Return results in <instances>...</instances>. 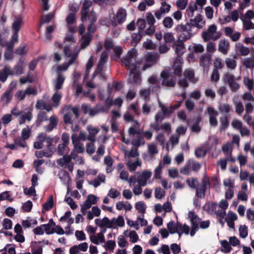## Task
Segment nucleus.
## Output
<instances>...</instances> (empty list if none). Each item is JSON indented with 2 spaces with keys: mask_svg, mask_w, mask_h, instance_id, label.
Instances as JSON below:
<instances>
[{
  "mask_svg": "<svg viewBox=\"0 0 254 254\" xmlns=\"http://www.w3.org/2000/svg\"><path fill=\"white\" fill-rule=\"evenodd\" d=\"M137 51L135 49L132 48L129 50L127 55L123 58L122 62L127 69L129 70L130 77L131 80L136 84H140L141 82V77L138 71L139 66V62L136 59Z\"/></svg>",
  "mask_w": 254,
  "mask_h": 254,
  "instance_id": "obj_1",
  "label": "nucleus"
},
{
  "mask_svg": "<svg viewBox=\"0 0 254 254\" xmlns=\"http://www.w3.org/2000/svg\"><path fill=\"white\" fill-rule=\"evenodd\" d=\"M175 30L179 34V39L181 41H186L192 36L191 27L189 23L179 24Z\"/></svg>",
  "mask_w": 254,
  "mask_h": 254,
  "instance_id": "obj_2",
  "label": "nucleus"
},
{
  "mask_svg": "<svg viewBox=\"0 0 254 254\" xmlns=\"http://www.w3.org/2000/svg\"><path fill=\"white\" fill-rule=\"evenodd\" d=\"M201 35L204 41L208 42L218 40L221 37V33L217 31L216 25L211 24L206 30L202 32Z\"/></svg>",
  "mask_w": 254,
  "mask_h": 254,
  "instance_id": "obj_3",
  "label": "nucleus"
},
{
  "mask_svg": "<svg viewBox=\"0 0 254 254\" xmlns=\"http://www.w3.org/2000/svg\"><path fill=\"white\" fill-rule=\"evenodd\" d=\"M81 108L84 114H88L91 117L97 115L101 112H105L107 111L105 107L101 104H97L94 108H91L89 104H83L81 106Z\"/></svg>",
  "mask_w": 254,
  "mask_h": 254,
  "instance_id": "obj_4",
  "label": "nucleus"
},
{
  "mask_svg": "<svg viewBox=\"0 0 254 254\" xmlns=\"http://www.w3.org/2000/svg\"><path fill=\"white\" fill-rule=\"evenodd\" d=\"M158 104L159 107L161 108V111L156 114L155 120L157 122H161L173 112V109L172 107H166L160 101Z\"/></svg>",
  "mask_w": 254,
  "mask_h": 254,
  "instance_id": "obj_5",
  "label": "nucleus"
},
{
  "mask_svg": "<svg viewBox=\"0 0 254 254\" xmlns=\"http://www.w3.org/2000/svg\"><path fill=\"white\" fill-rule=\"evenodd\" d=\"M200 164L193 159H190L186 164L180 170V173L188 175L191 171L197 172L200 168Z\"/></svg>",
  "mask_w": 254,
  "mask_h": 254,
  "instance_id": "obj_6",
  "label": "nucleus"
},
{
  "mask_svg": "<svg viewBox=\"0 0 254 254\" xmlns=\"http://www.w3.org/2000/svg\"><path fill=\"white\" fill-rule=\"evenodd\" d=\"M72 158L75 159L73 153L71 152L70 155H64L63 158L57 160V163L61 167L67 168L70 172L73 170L74 164L71 162Z\"/></svg>",
  "mask_w": 254,
  "mask_h": 254,
  "instance_id": "obj_7",
  "label": "nucleus"
},
{
  "mask_svg": "<svg viewBox=\"0 0 254 254\" xmlns=\"http://www.w3.org/2000/svg\"><path fill=\"white\" fill-rule=\"evenodd\" d=\"M108 60V54L106 51H104L100 57V60L98 62L97 67L92 75V78L98 74L104 77V66L105 63Z\"/></svg>",
  "mask_w": 254,
  "mask_h": 254,
  "instance_id": "obj_8",
  "label": "nucleus"
},
{
  "mask_svg": "<svg viewBox=\"0 0 254 254\" xmlns=\"http://www.w3.org/2000/svg\"><path fill=\"white\" fill-rule=\"evenodd\" d=\"M162 78V84L167 87H173L176 84L175 79L169 70H165L161 73Z\"/></svg>",
  "mask_w": 254,
  "mask_h": 254,
  "instance_id": "obj_9",
  "label": "nucleus"
},
{
  "mask_svg": "<svg viewBox=\"0 0 254 254\" xmlns=\"http://www.w3.org/2000/svg\"><path fill=\"white\" fill-rule=\"evenodd\" d=\"M159 54L155 52L147 53L145 56V64L142 67V70H145L148 68L155 64L159 58Z\"/></svg>",
  "mask_w": 254,
  "mask_h": 254,
  "instance_id": "obj_10",
  "label": "nucleus"
},
{
  "mask_svg": "<svg viewBox=\"0 0 254 254\" xmlns=\"http://www.w3.org/2000/svg\"><path fill=\"white\" fill-rule=\"evenodd\" d=\"M224 79L227 82L233 92H236L240 88L239 84L236 82L237 78L230 73H227L224 75Z\"/></svg>",
  "mask_w": 254,
  "mask_h": 254,
  "instance_id": "obj_11",
  "label": "nucleus"
},
{
  "mask_svg": "<svg viewBox=\"0 0 254 254\" xmlns=\"http://www.w3.org/2000/svg\"><path fill=\"white\" fill-rule=\"evenodd\" d=\"M152 172L150 170H144L137 177V183L141 186H145L147 181L151 177Z\"/></svg>",
  "mask_w": 254,
  "mask_h": 254,
  "instance_id": "obj_12",
  "label": "nucleus"
},
{
  "mask_svg": "<svg viewBox=\"0 0 254 254\" xmlns=\"http://www.w3.org/2000/svg\"><path fill=\"white\" fill-rule=\"evenodd\" d=\"M189 23L191 27H194L198 29H201L204 26L205 21L203 20L202 16L200 14H198L194 18H191Z\"/></svg>",
  "mask_w": 254,
  "mask_h": 254,
  "instance_id": "obj_13",
  "label": "nucleus"
},
{
  "mask_svg": "<svg viewBox=\"0 0 254 254\" xmlns=\"http://www.w3.org/2000/svg\"><path fill=\"white\" fill-rule=\"evenodd\" d=\"M125 225V220L124 217L119 215L117 218H113L110 219V225L109 229H116L118 227H123Z\"/></svg>",
  "mask_w": 254,
  "mask_h": 254,
  "instance_id": "obj_14",
  "label": "nucleus"
},
{
  "mask_svg": "<svg viewBox=\"0 0 254 254\" xmlns=\"http://www.w3.org/2000/svg\"><path fill=\"white\" fill-rule=\"evenodd\" d=\"M207 112L209 115V123L211 126L215 127L218 124L216 117L218 113L213 107H209L207 108Z\"/></svg>",
  "mask_w": 254,
  "mask_h": 254,
  "instance_id": "obj_15",
  "label": "nucleus"
},
{
  "mask_svg": "<svg viewBox=\"0 0 254 254\" xmlns=\"http://www.w3.org/2000/svg\"><path fill=\"white\" fill-rule=\"evenodd\" d=\"M92 2L90 0H84L82 4L81 9V19L83 22L87 19V17L88 14L89 8L92 5Z\"/></svg>",
  "mask_w": 254,
  "mask_h": 254,
  "instance_id": "obj_16",
  "label": "nucleus"
},
{
  "mask_svg": "<svg viewBox=\"0 0 254 254\" xmlns=\"http://www.w3.org/2000/svg\"><path fill=\"white\" fill-rule=\"evenodd\" d=\"M22 23V19L20 18L16 19L12 25V28L13 33L12 34V39L16 40V37H18V32L20 29L21 25Z\"/></svg>",
  "mask_w": 254,
  "mask_h": 254,
  "instance_id": "obj_17",
  "label": "nucleus"
},
{
  "mask_svg": "<svg viewBox=\"0 0 254 254\" xmlns=\"http://www.w3.org/2000/svg\"><path fill=\"white\" fill-rule=\"evenodd\" d=\"M188 217L190 220L191 227L199 228L198 225L200 222V219L193 211H189Z\"/></svg>",
  "mask_w": 254,
  "mask_h": 254,
  "instance_id": "obj_18",
  "label": "nucleus"
},
{
  "mask_svg": "<svg viewBox=\"0 0 254 254\" xmlns=\"http://www.w3.org/2000/svg\"><path fill=\"white\" fill-rule=\"evenodd\" d=\"M182 61L183 60L181 57H177L174 61L173 68L174 73L177 75H180L182 73Z\"/></svg>",
  "mask_w": 254,
  "mask_h": 254,
  "instance_id": "obj_19",
  "label": "nucleus"
},
{
  "mask_svg": "<svg viewBox=\"0 0 254 254\" xmlns=\"http://www.w3.org/2000/svg\"><path fill=\"white\" fill-rule=\"evenodd\" d=\"M32 110L29 109L26 112H23L22 115L20 116V120L19 124L20 125L25 124L26 121L29 122L32 118Z\"/></svg>",
  "mask_w": 254,
  "mask_h": 254,
  "instance_id": "obj_20",
  "label": "nucleus"
},
{
  "mask_svg": "<svg viewBox=\"0 0 254 254\" xmlns=\"http://www.w3.org/2000/svg\"><path fill=\"white\" fill-rule=\"evenodd\" d=\"M211 56L209 54H204L200 56L199 64L204 70L206 69L210 64Z\"/></svg>",
  "mask_w": 254,
  "mask_h": 254,
  "instance_id": "obj_21",
  "label": "nucleus"
},
{
  "mask_svg": "<svg viewBox=\"0 0 254 254\" xmlns=\"http://www.w3.org/2000/svg\"><path fill=\"white\" fill-rule=\"evenodd\" d=\"M173 48L177 55V57H181L185 51L184 44L182 41H177L173 45Z\"/></svg>",
  "mask_w": 254,
  "mask_h": 254,
  "instance_id": "obj_22",
  "label": "nucleus"
},
{
  "mask_svg": "<svg viewBox=\"0 0 254 254\" xmlns=\"http://www.w3.org/2000/svg\"><path fill=\"white\" fill-rule=\"evenodd\" d=\"M236 52L239 55L245 56L249 54L250 50L248 47H245L242 44L238 43L236 44Z\"/></svg>",
  "mask_w": 254,
  "mask_h": 254,
  "instance_id": "obj_23",
  "label": "nucleus"
},
{
  "mask_svg": "<svg viewBox=\"0 0 254 254\" xmlns=\"http://www.w3.org/2000/svg\"><path fill=\"white\" fill-rule=\"evenodd\" d=\"M184 77L190 82L195 83L198 79L194 77V72L192 69L188 68L185 70L184 72Z\"/></svg>",
  "mask_w": 254,
  "mask_h": 254,
  "instance_id": "obj_24",
  "label": "nucleus"
},
{
  "mask_svg": "<svg viewBox=\"0 0 254 254\" xmlns=\"http://www.w3.org/2000/svg\"><path fill=\"white\" fill-rule=\"evenodd\" d=\"M198 6L196 2L191 1L189 4V6L186 11V14L187 17L190 18L193 17L194 12L197 9Z\"/></svg>",
  "mask_w": 254,
  "mask_h": 254,
  "instance_id": "obj_25",
  "label": "nucleus"
},
{
  "mask_svg": "<svg viewBox=\"0 0 254 254\" xmlns=\"http://www.w3.org/2000/svg\"><path fill=\"white\" fill-rule=\"evenodd\" d=\"M116 19L119 24L124 23L127 18V12L124 8H120L116 13Z\"/></svg>",
  "mask_w": 254,
  "mask_h": 254,
  "instance_id": "obj_26",
  "label": "nucleus"
},
{
  "mask_svg": "<svg viewBox=\"0 0 254 254\" xmlns=\"http://www.w3.org/2000/svg\"><path fill=\"white\" fill-rule=\"evenodd\" d=\"M77 57V54H74L71 58L69 59L67 63H65L62 65H59L57 71L59 72L61 71H65L68 68L69 66L72 64Z\"/></svg>",
  "mask_w": 254,
  "mask_h": 254,
  "instance_id": "obj_27",
  "label": "nucleus"
},
{
  "mask_svg": "<svg viewBox=\"0 0 254 254\" xmlns=\"http://www.w3.org/2000/svg\"><path fill=\"white\" fill-rule=\"evenodd\" d=\"M229 47V42L225 39H222L219 43L218 50L224 55H226L228 53Z\"/></svg>",
  "mask_w": 254,
  "mask_h": 254,
  "instance_id": "obj_28",
  "label": "nucleus"
},
{
  "mask_svg": "<svg viewBox=\"0 0 254 254\" xmlns=\"http://www.w3.org/2000/svg\"><path fill=\"white\" fill-rule=\"evenodd\" d=\"M67 229H68L69 231L66 230L65 231H64V229H63V228H62V227L61 226L57 225L55 226V227L54 228H53L54 233H56L57 234L60 235H64V234H65L66 235H70V234H72L73 233V230H71L70 229L69 226L66 227L65 228V229H66V230Z\"/></svg>",
  "mask_w": 254,
  "mask_h": 254,
  "instance_id": "obj_29",
  "label": "nucleus"
},
{
  "mask_svg": "<svg viewBox=\"0 0 254 254\" xmlns=\"http://www.w3.org/2000/svg\"><path fill=\"white\" fill-rule=\"evenodd\" d=\"M105 182V176L103 174H99L97 179H95L89 182V184L93 186L94 188H97L100 185L101 183H104Z\"/></svg>",
  "mask_w": 254,
  "mask_h": 254,
  "instance_id": "obj_30",
  "label": "nucleus"
},
{
  "mask_svg": "<svg viewBox=\"0 0 254 254\" xmlns=\"http://www.w3.org/2000/svg\"><path fill=\"white\" fill-rule=\"evenodd\" d=\"M95 224L100 228L106 227L109 228L110 225V219L107 217H104L102 219H96Z\"/></svg>",
  "mask_w": 254,
  "mask_h": 254,
  "instance_id": "obj_31",
  "label": "nucleus"
},
{
  "mask_svg": "<svg viewBox=\"0 0 254 254\" xmlns=\"http://www.w3.org/2000/svg\"><path fill=\"white\" fill-rule=\"evenodd\" d=\"M101 213V210L97 206H93L91 210L87 213V218L89 220H92L94 217H98Z\"/></svg>",
  "mask_w": 254,
  "mask_h": 254,
  "instance_id": "obj_32",
  "label": "nucleus"
},
{
  "mask_svg": "<svg viewBox=\"0 0 254 254\" xmlns=\"http://www.w3.org/2000/svg\"><path fill=\"white\" fill-rule=\"evenodd\" d=\"M92 34L89 33L86 34L82 36L80 40L81 47L82 49L85 48L89 45L92 39Z\"/></svg>",
  "mask_w": 254,
  "mask_h": 254,
  "instance_id": "obj_33",
  "label": "nucleus"
},
{
  "mask_svg": "<svg viewBox=\"0 0 254 254\" xmlns=\"http://www.w3.org/2000/svg\"><path fill=\"white\" fill-rule=\"evenodd\" d=\"M49 125L45 127V130L48 132L51 131L56 128L58 125V121L54 116H51L49 119Z\"/></svg>",
  "mask_w": 254,
  "mask_h": 254,
  "instance_id": "obj_34",
  "label": "nucleus"
},
{
  "mask_svg": "<svg viewBox=\"0 0 254 254\" xmlns=\"http://www.w3.org/2000/svg\"><path fill=\"white\" fill-rule=\"evenodd\" d=\"M90 240L92 243L97 245L100 244L104 243L105 242V237L99 235L98 233H97V235L90 236Z\"/></svg>",
  "mask_w": 254,
  "mask_h": 254,
  "instance_id": "obj_35",
  "label": "nucleus"
},
{
  "mask_svg": "<svg viewBox=\"0 0 254 254\" xmlns=\"http://www.w3.org/2000/svg\"><path fill=\"white\" fill-rule=\"evenodd\" d=\"M64 79V77L63 74L61 73L58 74V77L54 82V88L55 90H58L62 88Z\"/></svg>",
  "mask_w": 254,
  "mask_h": 254,
  "instance_id": "obj_36",
  "label": "nucleus"
},
{
  "mask_svg": "<svg viewBox=\"0 0 254 254\" xmlns=\"http://www.w3.org/2000/svg\"><path fill=\"white\" fill-rule=\"evenodd\" d=\"M203 208L209 214H212L215 213L216 209L218 208V205L216 203L209 202L204 205Z\"/></svg>",
  "mask_w": 254,
  "mask_h": 254,
  "instance_id": "obj_37",
  "label": "nucleus"
},
{
  "mask_svg": "<svg viewBox=\"0 0 254 254\" xmlns=\"http://www.w3.org/2000/svg\"><path fill=\"white\" fill-rule=\"evenodd\" d=\"M62 97V94L58 91H56L54 94L51 98L54 107H58L59 106L60 101H61Z\"/></svg>",
  "mask_w": 254,
  "mask_h": 254,
  "instance_id": "obj_38",
  "label": "nucleus"
},
{
  "mask_svg": "<svg viewBox=\"0 0 254 254\" xmlns=\"http://www.w3.org/2000/svg\"><path fill=\"white\" fill-rule=\"evenodd\" d=\"M54 205L53 196L50 195L47 201L43 205V211H47L51 209Z\"/></svg>",
  "mask_w": 254,
  "mask_h": 254,
  "instance_id": "obj_39",
  "label": "nucleus"
},
{
  "mask_svg": "<svg viewBox=\"0 0 254 254\" xmlns=\"http://www.w3.org/2000/svg\"><path fill=\"white\" fill-rule=\"evenodd\" d=\"M69 149L68 145L64 144H60L58 147V152L59 155H63L68 153Z\"/></svg>",
  "mask_w": 254,
  "mask_h": 254,
  "instance_id": "obj_40",
  "label": "nucleus"
},
{
  "mask_svg": "<svg viewBox=\"0 0 254 254\" xmlns=\"http://www.w3.org/2000/svg\"><path fill=\"white\" fill-rule=\"evenodd\" d=\"M207 188L199 185L195 190H196V196L200 198H203L205 196V191Z\"/></svg>",
  "mask_w": 254,
  "mask_h": 254,
  "instance_id": "obj_41",
  "label": "nucleus"
},
{
  "mask_svg": "<svg viewBox=\"0 0 254 254\" xmlns=\"http://www.w3.org/2000/svg\"><path fill=\"white\" fill-rule=\"evenodd\" d=\"M144 36V31H138L137 33H134L132 35V43L136 45L139 42L141 38Z\"/></svg>",
  "mask_w": 254,
  "mask_h": 254,
  "instance_id": "obj_42",
  "label": "nucleus"
},
{
  "mask_svg": "<svg viewBox=\"0 0 254 254\" xmlns=\"http://www.w3.org/2000/svg\"><path fill=\"white\" fill-rule=\"evenodd\" d=\"M141 165V162L139 160H137L135 162L129 161L127 163L128 169L131 172L134 171L136 168L138 166H140Z\"/></svg>",
  "mask_w": 254,
  "mask_h": 254,
  "instance_id": "obj_43",
  "label": "nucleus"
},
{
  "mask_svg": "<svg viewBox=\"0 0 254 254\" xmlns=\"http://www.w3.org/2000/svg\"><path fill=\"white\" fill-rule=\"evenodd\" d=\"M162 24L165 28H171L174 24V21L172 18L170 16L165 17L162 21Z\"/></svg>",
  "mask_w": 254,
  "mask_h": 254,
  "instance_id": "obj_44",
  "label": "nucleus"
},
{
  "mask_svg": "<svg viewBox=\"0 0 254 254\" xmlns=\"http://www.w3.org/2000/svg\"><path fill=\"white\" fill-rule=\"evenodd\" d=\"M225 64L227 67L231 69L234 70L237 66V62L234 59L227 58L225 59Z\"/></svg>",
  "mask_w": 254,
  "mask_h": 254,
  "instance_id": "obj_45",
  "label": "nucleus"
},
{
  "mask_svg": "<svg viewBox=\"0 0 254 254\" xmlns=\"http://www.w3.org/2000/svg\"><path fill=\"white\" fill-rule=\"evenodd\" d=\"M187 185L192 189L195 190L199 186V182L197 179L191 178L186 180Z\"/></svg>",
  "mask_w": 254,
  "mask_h": 254,
  "instance_id": "obj_46",
  "label": "nucleus"
},
{
  "mask_svg": "<svg viewBox=\"0 0 254 254\" xmlns=\"http://www.w3.org/2000/svg\"><path fill=\"white\" fill-rule=\"evenodd\" d=\"M220 130H226L229 126V122L228 120V117L227 116L221 117L220 118Z\"/></svg>",
  "mask_w": 254,
  "mask_h": 254,
  "instance_id": "obj_47",
  "label": "nucleus"
},
{
  "mask_svg": "<svg viewBox=\"0 0 254 254\" xmlns=\"http://www.w3.org/2000/svg\"><path fill=\"white\" fill-rule=\"evenodd\" d=\"M167 228L169 231L170 234H175L176 232H178V221L176 224L174 221H171L167 224Z\"/></svg>",
  "mask_w": 254,
  "mask_h": 254,
  "instance_id": "obj_48",
  "label": "nucleus"
},
{
  "mask_svg": "<svg viewBox=\"0 0 254 254\" xmlns=\"http://www.w3.org/2000/svg\"><path fill=\"white\" fill-rule=\"evenodd\" d=\"M243 64L246 68H254V59L251 57L244 58L243 60Z\"/></svg>",
  "mask_w": 254,
  "mask_h": 254,
  "instance_id": "obj_49",
  "label": "nucleus"
},
{
  "mask_svg": "<svg viewBox=\"0 0 254 254\" xmlns=\"http://www.w3.org/2000/svg\"><path fill=\"white\" fill-rule=\"evenodd\" d=\"M37 224V221L35 219H29L24 220L22 222L23 227L25 228H28L30 227L36 225Z\"/></svg>",
  "mask_w": 254,
  "mask_h": 254,
  "instance_id": "obj_50",
  "label": "nucleus"
},
{
  "mask_svg": "<svg viewBox=\"0 0 254 254\" xmlns=\"http://www.w3.org/2000/svg\"><path fill=\"white\" fill-rule=\"evenodd\" d=\"M135 207L142 215H144V214L145 213L146 206L143 201H140L137 202L135 203Z\"/></svg>",
  "mask_w": 254,
  "mask_h": 254,
  "instance_id": "obj_51",
  "label": "nucleus"
},
{
  "mask_svg": "<svg viewBox=\"0 0 254 254\" xmlns=\"http://www.w3.org/2000/svg\"><path fill=\"white\" fill-rule=\"evenodd\" d=\"M231 110L230 105L227 103L220 104L219 106V110L222 114H228Z\"/></svg>",
  "mask_w": 254,
  "mask_h": 254,
  "instance_id": "obj_52",
  "label": "nucleus"
},
{
  "mask_svg": "<svg viewBox=\"0 0 254 254\" xmlns=\"http://www.w3.org/2000/svg\"><path fill=\"white\" fill-rule=\"evenodd\" d=\"M234 105L235 106V111L237 114L239 115H241L244 112V106L243 103L241 101H234Z\"/></svg>",
  "mask_w": 254,
  "mask_h": 254,
  "instance_id": "obj_53",
  "label": "nucleus"
},
{
  "mask_svg": "<svg viewBox=\"0 0 254 254\" xmlns=\"http://www.w3.org/2000/svg\"><path fill=\"white\" fill-rule=\"evenodd\" d=\"M164 167V165L163 163L160 162L158 166L156 167L154 170V178L156 179H160L161 178V174L162 173V170Z\"/></svg>",
  "mask_w": 254,
  "mask_h": 254,
  "instance_id": "obj_54",
  "label": "nucleus"
},
{
  "mask_svg": "<svg viewBox=\"0 0 254 254\" xmlns=\"http://www.w3.org/2000/svg\"><path fill=\"white\" fill-rule=\"evenodd\" d=\"M239 232L241 238L244 239L248 236V228L246 225H241L239 229Z\"/></svg>",
  "mask_w": 254,
  "mask_h": 254,
  "instance_id": "obj_55",
  "label": "nucleus"
},
{
  "mask_svg": "<svg viewBox=\"0 0 254 254\" xmlns=\"http://www.w3.org/2000/svg\"><path fill=\"white\" fill-rule=\"evenodd\" d=\"M145 141L142 136H139L136 138H134L132 140V144L136 147H139L141 145H144Z\"/></svg>",
  "mask_w": 254,
  "mask_h": 254,
  "instance_id": "obj_56",
  "label": "nucleus"
},
{
  "mask_svg": "<svg viewBox=\"0 0 254 254\" xmlns=\"http://www.w3.org/2000/svg\"><path fill=\"white\" fill-rule=\"evenodd\" d=\"M207 150L203 147L197 148L195 151V155L197 158H202L205 156Z\"/></svg>",
  "mask_w": 254,
  "mask_h": 254,
  "instance_id": "obj_57",
  "label": "nucleus"
},
{
  "mask_svg": "<svg viewBox=\"0 0 254 254\" xmlns=\"http://www.w3.org/2000/svg\"><path fill=\"white\" fill-rule=\"evenodd\" d=\"M178 227L179 228L178 230L186 235H189L190 228L188 225L185 224L183 225L180 222L178 221Z\"/></svg>",
  "mask_w": 254,
  "mask_h": 254,
  "instance_id": "obj_58",
  "label": "nucleus"
},
{
  "mask_svg": "<svg viewBox=\"0 0 254 254\" xmlns=\"http://www.w3.org/2000/svg\"><path fill=\"white\" fill-rule=\"evenodd\" d=\"M118 245L121 248H124L127 246L128 243L124 236L120 235L118 238Z\"/></svg>",
  "mask_w": 254,
  "mask_h": 254,
  "instance_id": "obj_59",
  "label": "nucleus"
},
{
  "mask_svg": "<svg viewBox=\"0 0 254 254\" xmlns=\"http://www.w3.org/2000/svg\"><path fill=\"white\" fill-rule=\"evenodd\" d=\"M148 150L149 153L153 156L158 153V150L157 148V144L154 143H151L148 144Z\"/></svg>",
  "mask_w": 254,
  "mask_h": 254,
  "instance_id": "obj_60",
  "label": "nucleus"
},
{
  "mask_svg": "<svg viewBox=\"0 0 254 254\" xmlns=\"http://www.w3.org/2000/svg\"><path fill=\"white\" fill-rule=\"evenodd\" d=\"M31 135V128L27 126L26 127L22 129L21 131V136L24 139H28Z\"/></svg>",
  "mask_w": 254,
  "mask_h": 254,
  "instance_id": "obj_61",
  "label": "nucleus"
},
{
  "mask_svg": "<svg viewBox=\"0 0 254 254\" xmlns=\"http://www.w3.org/2000/svg\"><path fill=\"white\" fill-rule=\"evenodd\" d=\"M165 191L161 188H156L155 190V196L157 199H160L165 196Z\"/></svg>",
  "mask_w": 254,
  "mask_h": 254,
  "instance_id": "obj_62",
  "label": "nucleus"
},
{
  "mask_svg": "<svg viewBox=\"0 0 254 254\" xmlns=\"http://www.w3.org/2000/svg\"><path fill=\"white\" fill-rule=\"evenodd\" d=\"M146 20L149 25H154L155 22L154 16L150 12L146 13Z\"/></svg>",
  "mask_w": 254,
  "mask_h": 254,
  "instance_id": "obj_63",
  "label": "nucleus"
},
{
  "mask_svg": "<svg viewBox=\"0 0 254 254\" xmlns=\"http://www.w3.org/2000/svg\"><path fill=\"white\" fill-rule=\"evenodd\" d=\"M243 27L246 30L254 29V24L250 20L243 21Z\"/></svg>",
  "mask_w": 254,
  "mask_h": 254,
  "instance_id": "obj_64",
  "label": "nucleus"
}]
</instances>
